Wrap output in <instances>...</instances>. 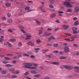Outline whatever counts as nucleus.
Listing matches in <instances>:
<instances>
[{
  "instance_id": "nucleus-1",
  "label": "nucleus",
  "mask_w": 79,
  "mask_h": 79,
  "mask_svg": "<svg viewBox=\"0 0 79 79\" xmlns=\"http://www.w3.org/2000/svg\"><path fill=\"white\" fill-rule=\"evenodd\" d=\"M24 68H30L31 69H33L34 70H36V68L35 67H31L32 66V64L31 63H27L24 64Z\"/></svg>"
},
{
  "instance_id": "nucleus-2",
  "label": "nucleus",
  "mask_w": 79,
  "mask_h": 79,
  "mask_svg": "<svg viewBox=\"0 0 79 79\" xmlns=\"http://www.w3.org/2000/svg\"><path fill=\"white\" fill-rule=\"evenodd\" d=\"M63 5H65L66 7L68 8H72L73 5L71 4L70 3L68 2H64L63 3Z\"/></svg>"
},
{
  "instance_id": "nucleus-3",
  "label": "nucleus",
  "mask_w": 79,
  "mask_h": 79,
  "mask_svg": "<svg viewBox=\"0 0 79 79\" xmlns=\"http://www.w3.org/2000/svg\"><path fill=\"white\" fill-rule=\"evenodd\" d=\"M64 67L65 69H69V70H71V69H72L73 68V67L72 66H71L65 65Z\"/></svg>"
},
{
  "instance_id": "nucleus-4",
  "label": "nucleus",
  "mask_w": 79,
  "mask_h": 79,
  "mask_svg": "<svg viewBox=\"0 0 79 79\" xmlns=\"http://www.w3.org/2000/svg\"><path fill=\"white\" fill-rule=\"evenodd\" d=\"M64 52L65 53H67L68 52H69V47L68 46H66L64 48Z\"/></svg>"
},
{
  "instance_id": "nucleus-5",
  "label": "nucleus",
  "mask_w": 79,
  "mask_h": 79,
  "mask_svg": "<svg viewBox=\"0 0 79 79\" xmlns=\"http://www.w3.org/2000/svg\"><path fill=\"white\" fill-rule=\"evenodd\" d=\"M75 71H76L77 73H79V67H74Z\"/></svg>"
},
{
  "instance_id": "nucleus-6",
  "label": "nucleus",
  "mask_w": 79,
  "mask_h": 79,
  "mask_svg": "<svg viewBox=\"0 0 79 79\" xmlns=\"http://www.w3.org/2000/svg\"><path fill=\"white\" fill-rule=\"evenodd\" d=\"M62 27L64 29H65V30H66V29H68L69 26L68 25H63Z\"/></svg>"
},
{
  "instance_id": "nucleus-7",
  "label": "nucleus",
  "mask_w": 79,
  "mask_h": 79,
  "mask_svg": "<svg viewBox=\"0 0 79 79\" xmlns=\"http://www.w3.org/2000/svg\"><path fill=\"white\" fill-rule=\"evenodd\" d=\"M31 35H27L26 37V38H25V40H29L31 39Z\"/></svg>"
},
{
  "instance_id": "nucleus-8",
  "label": "nucleus",
  "mask_w": 79,
  "mask_h": 79,
  "mask_svg": "<svg viewBox=\"0 0 79 79\" xmlns=\"http://www.w3.org/2000/svg\"><path fill=\"white\" fill-rule=\"evenodd\" d=\"M47 32H44L43 35V36H48V35H50L51 34L50 33L48 34H47Z\"/></svg>"
},
{
  "instance_id": "nucleus-9",
  "label": "nucleus",
  "mask_w": 79,
  "mask_h": 79,
  "mask_svg": "<svg viewBox=\"0 0 79 79\" xmlns=\"http://www.w3.org/2000/svg\"><path fill=\"white\" fill-rule=\"evenodd\" d=\"M51 63L52 64H55V65L60 64V62H51Z\"/></svg>"
},
{
  "instance_id": "nucleus-10",
  "label": "nucleus",
  "mask_w": 79,
  "mask_h": 79,
  "mask_svg": "<svg viewBox=\"0 0 79 79\" xmlns=\"http://www.w3.org/2000/svg\"><path fill=\"white\" fill-rule=\"evenodd\" d=\"M78 11H79V7H75V12L77 13V12H78Z\"/></svg>"
},
{
  "instance_id": "nucleus-11",
  "label": "nucleus",
  "mask_w": 79,
  "mask_h": 79,
  "mask_svg": "<svg viewBox=\"0 0 79 79\" xmlns=\"http://www.w3.org/2000/svg\"><path fill=\"white\" fill-rule=\"evenodd\" d=\"M6 44L8 45L9 47H12L13 46H12V44H11V43H10L9 42H7L6 43Z\"/></svg>"
},
{
  "instance_id": "nucleus-12",
  "label": "nucleus",
  "mask_w": 79,
  "mask_h": 79,
  "mask_svg": "<svg viewBox=\"0 0 79 79\" xmlns=\"http://www.w3.org/2000/svg\"><path fill=\"white\" fill-rule=\"evenodd\" d=\"M30 73H31V74H35L37 73V72L34 70H31L30 71Z\"/></svg>"
},
{
  "instance_id": "nucleus-13",
  "label": "nucleus",
  "mask_w": 79,
  "mask_h": 79,
  "mask_svg": "<svg viewBox=\"0 0 79 79\" xmlns=\"http://www.w3.org/2000/svg\"><path fill=\"white\" fill-rule=\"evenodd\" d=\"M5 5L6 6L9 7L11 6V3L8 2Z\"/></svg>"
},
{
  "instance_id": "nucleus-14",
  "label": "nucleus",
  "mask_w": 79,
  "mask_h": 79,
  "mask_svg": "<svg viewBox=\"0 0 79 79\" xmlns=\"http://www.w3.org/2000/svg\"><path fill=\"white\" fill-rule=\"evenodd\" d=\"M1 73L2 74H6V73H7V72H6V71H1Z\"/></svg>"
},
{
  "instance_id": "nucleus-15",
  "label": "nucleus",
  "mask_w": 79,
  "mask_h": 79,
  "mask_svg": "<svg viewBox=\"0 0 79 79\" xmlns=\"http://www.w3.org/2000/svg\"><path fill=\"white\" fill-rule=\"evenodd\" d=\"M3 40V36H1V38L0 39V42H2Z\"/></svg>"
},
{
  "instance_id": "nucleus-16",
  "label": "nucleus",
  "mask_w": 79,
  "mask_h": 79,
  "mask_svg": "<svg viewBox=\"0 0 79 79\" xmlns=\"http://www.w3.org/2000/svg\"><path fill=\"white\" fill-rule=\"evenodd\" d=\"M13 21V20L11 19H8L7 20V22L9 23H12V22Z\"/></svg>"
},
{
  "instance_id": "nucleus-17",
  "label": "nucleus",
  "mask_w": 79,
  "mask_h": 79,
  "mask_svg": "<svg viewBox=\"0 0 79 79\" xmlns=\"http://www.w3.org/2000/svg\"><path fill=\"white\" fill-rule=\"evenodd\" d=\"M72 31H77V28L76 27H73L72 28Z\"/></svg>"
},
{
  "instance_id": "nucleus-18",
  "label": "nucleus",
  "mask_w": 79,
  "mask_h": 79,
  "mask_svg": "<svg viewBox=\"0 0 79 79\" xmlns=\"http://www.w3.org/2000/svg\"><path fill=\"white\" fill-rule=\"evenodd\" d=\"M55 16H56V15L55 14H52L51 16V18L52 19V18H53Z\"/></svg>"
},
{
  "instance_id": "nucleus-19",
  "label": "nucleus",
  "mask_w": 79,
  "mask_h": 79,
  "mask_svg": "<svg viewBox=\"0 0 79 79\" xmlns=\"http://www.w3.org/2000/svg\"><path fill=\"white\" fill-rule=\"evenodd\" d=\"M16 40L15 39H11L9 40V41H11V42H15Z\"/></svg>"
},
{
  "instance_id": "nucleus-20",
  "label": "nucleus",
  "mask_w": 79,
  "mask_h": 79,
  "mask_svg": "<svg viewBox=\"0 0 79 79\" xmlns=\"http://www.w3.org/2000/svg\"><path fill=\"white\" fill-rule=\"evenodd\" d=\"M29 71H27L24 74V75H25V76H27V75H28V74H29Z\"/></svg>"
},
{
  "instance_id": "nucleus-21",
  "label": "nucleus",
  "mask_w": 79,
  "mask_h": 79,
  "mask_svg": "<svg viewBox=\"0 0 79 79\" xmlns=\"http://www.w3.org/2000/svg\"><path fill=\"white\" fill-rule=\"evenodd\" d=\"M19 70H16L15 72H14V74H18V73H19Z\"/></svg>"
},
{
  "instance_id": "nucleus-22",
  "label": "nucleus",
  "mask_w": 79,
  "mask_h": 79,
  "mask_svg": "<svg viewBox=\"0 0 79 79\" xmlns=\"http://www.w3.org/2000/svg\"><path fill=\"white\" fill-rule=\"evenodd\" d=\"M40 77V75H36L34 76L35 77H37V78L38 77Z\"/></svg>"
},
{
  "instance_id": "nucleus-23",
  "label": "nucleus",
  "mask_w": 79,
  "mask_h": 79,
  "mask_svg": "<svg viewBox=\"0 0 79 79\" xmlns=\"http://www.w3.org/2000/svg\"><path fill=\"white\" fill-rule=\"evenodd\" d=\"M5 66L7 67H11L12 65L10 64H7L5 65Z\"/></svg>"
},
{
  "instance_id": "nucleus-24",
  "label": "nucleus",
  "mask_w": 79,
  "mask_h": 79,
  "mask_svg": "<svg viewBox=\"0 0 79 79\" xmlns=\"http://www.w3.org/2000/svg\"><path fill=\"white\" fill-rule=\"evenodd\" d=\"M59 45L58 44H53V46L54 47H58Z\"/></svg>"
},
{
  "instance_id": "nucleus-25",
  "label": "nucleus",
  "mask_w": 79,
  "mask_h": 79,
  "mask_svg": "<svg viewBox=\"0 0 79 79\" xmlns=\"http://www.w3.org/2000/svg\"><path fill=\"white\" fill-rule=\"evenodd\" d=\"M42 33H43V31H42V30H40L39 31V35L41 34H42Z\"/></svg>"
},
{
  "instance_id": "nucleus-26",
  "label": "nucleus",
  "mask_w": 79,
  "mask_h": 79,
  "mask_svg": "<svg viewBox=\"0 0 79 79\" xmlns=\"http://www.w3.org/2000/svg\"><path fill=\"white\" fill-rule=\"evenodd\" d=\"M48 51H49V50L48 49H45L43 51V53H46L47 52H48Z\"/></svg>"
},
{
  "instance_id": "nucleus-27",
  "label": "nucleus",
  "mask_w": 79,
  "mask_h": 79,
  "mask_svg": "<svg viewBox=\"0 0 79 79\" xmlns=\"http://www.w3.org/2000/svg\"><path fill=\"white\" fill-rule=\"evenodd\" d=\"M5 59L6 60H11V58L10 57H6Z\"/></svg>"
},
{
  "instance_id": "nucleus-28",
  "label": "nucleus",
  "mask_w": 79,
  "mask_h": 79,
  "mask_svg": "<svg viewBox=\"0 0 79 79\" xmlns=\"http://www.w3.org/2000/svg\"><path fill=\"white\" fill-rule=\"evenodd\" d=\"M10 71H11V72H14L15 71V70L14 69H10Z\"/></svg>"
},
{
  "instance_id": "nucleus-29",
  "label": "nucleus",
  "mask_w": 79,
  "mask_h": 79,
  "mask_svg": "<svg viewBox=\"0 0 79 79\" xmlns=\"http://www.w3.org/2000/svg\"><path fill=\"white\" fill-rule=\"evenodd\" d=\"M11 78H12V79H15V78H17V76H13L11 77Z\"/></svg>"
},
{
  "instance_id": "nucleus-30",
  "label": "nucleus",
  "mask_w": 79,
  "mask_h": 79,
  "mask_svg": "<svg viewBox=\"0 0 79 79\" xmlns=\"http://www.w3.org/2000/svg\"><path fill=\"white\" fill-rule=\"evenodd\" d=\"M53 53H58V51H55L52 52Z\"/></svg>"
},
{
  "instance_id": "nucleus-31",
  "label": "nucleus",
  "mask_w": 79,
  "mask_h": 79,
  "mask_svg": "<svg viewBox=\"0 0 79 79\" xmlns=\"http://www.w3.org/2000/svg\"><path fill=\"white\" fill-rule=\"evenodd\" d=\"M30 8V7L29 6H27L25 8V10H29Z\"/></svg>"
},
{
  "instance_id": "nucleus-32",
  "label": "nucleus",
  "mask_w": 79,
  "mask_h": 79,
  "mask_svg": "<svg viewBox=\"0 0 79 79\" xmlns=\"http://www.w3.org/2000/svg\"><path fill=\"white\" fill-rule=\"evenodd\" d=\"M2 63L4 64H6V63H8V62L5 60H4L2 61Z\"/></svg>"
},
{
  "instance_id": "nucleus-33",
  "label": "nucleus",
  "mask_w": 79,
  "mask_h": 79,
  "mask_svg": "<svg viewBox=\"0 0 79 79\" xmlns=\"http://www.w3.org/2000/svg\"><path fill=\"white\" fill-rule=\"evenodd\" d=\"M71 11H72V10H71V9H68L67 10V12H71Z\"/></svg>"
},
{
  "instance_id": "nucleus-34",
  "label": "nucleus",
  "mask_w": 79,
  "mask_h": 79,
  "mask_svg": "<svg viewBox=\"0 0 79 79\" xmlns=\"http://www.w3.org/2000/svg\"><path fill=\"white\" fill-rule=\"evenodd\" d=\"M74 24L75 25H78V24H79V22H78V21L75 22V23H74Z\"/></svg>"
},
{
  "instance_id": "nucleus-35",
  "label": "nucleus",
  "mask_w": 79,
  "mask_h": 79,
  "mask_svg": "<svg viewBox=\"0 0 79 79\" xmlns=\"http://www.w3.org/2000/svg\"><path fill=\"white\" fill-rule=\"evenodd\" d=\"M28 53L30 55H32V52L31 51H28Z\"/></svg>"
},
{
  "instance_id": "nucleus-36",
  "label": "nucleus",
  "mask_w": 79,
  "mask_h": 79,
  "mask_svg": "<svg viewBox=\"0 0 79 79\" xmlns=\"http://www.w3.org/2000/svg\"><path fill=\"white\" fill-rule=\"evenodd\" d=\"M19 28H20V29H24V27H23V26H20L19 27Z\"/></svg>"
},
{
  "instance_id": "nucleus-37",
  "label": "nucleus",
  "mask_w": 79,
  "mask_h": 79,
  "mask_svg": "<svg viewBox=\"0 0 79 79\" xmlns=\"http://www.w3.org/2000/svg\"><path fill=\"white\" fill-rule=\"evenodd\" d=\"M49 6L50 8H53L54 6H53V5H52L51 4H50L49 5Z\"/></svg>"
},
{
  "instance_id": "nucleus-38",
  "label": "nucleus",
  "mask_w": 79,
  "mask_h": 79,
  "mask_svg": "<svg viewBox=\"0 0 79 79\" xmlns=\"http://www.w3.org/2000/svg\"><path fill=\"white\" fill-rule=\"evenodd\" d=\"M49 2L51 3H53L54 2V0H50Z\"/></svg>"
},
{
  "instance_id": "nucleus-39",
  "label": "nucleus",
  "mask_w": 79,
  "mask_h": 79,
  "mask_svg": "<svg viewBox=\"0 0 79 79\" xmlns=\"http://www.w3.org/2000/svg\"><path fill=\"white\" fill-rule=\"evenodd\" d=\"M41 11L42 12H43L44 13L46 12V10L45 9H42L41 10Z\"/></svg>"
},
{
  "instance_id": "nucleus-40",
  "label": "nucleus",
  "mask_w": 79,
  "mask_h": 79,
  "mask_svg": "<svg viewBox=\"0 0 79 79\" xmlns=\"http://www.w3.org/2000/svg\"><path fill=\"white\" fill-rule=\"evenodd\" d=\"M41 42V41H40V40H36V42L38 43H40V42Z\"/></svg>"
},
{
  "instance_id": "nucleus-41",
  "label": "nucleus",
  "mask_w": 79,
  "mask_h": 79,
  "mask_svg": "<svg viewBox=\"0 0 79 79\" xmlns=\"http://www.w3.org/2000/svg\"><path fill=\"white\" fill-rule=\"evenodd\" d=\"M23 56H29V55L26 54H24Z\"/></svg>"
},
{
  "instance_id": "nucleus-42",
  "label": "nucleus",
  "mask_w": 79,
  "mask_h": 79,
  "mask_svg": "<svg viewBox=\"0 0 79 79\" xmlns=\"http://www.w3.org/2000/svg\"><path fill=\"white\" fill-rule=\"evenodd\" d=\"M7 16L8 17H10L11 16V14L10 13H7Z\"/></svg>"
},
{
  "instance_id": "nucleus-43",
  "label": "nucleus",
  "mask_w": 79,
  "mask_h": 79,
  "mask_svg": "<svg viewBox=\"0 0 79 79\" xmlns=\"http://www.w3.org/2000/svg\"><path fill=\"white\" fill-rule=\"evenodd\" d=\"M23 45V44L21 42H19L18 44L19 46H21L22 45Z\"/></svg>"
},
{
  "instance_id": "nucleus-44",
  "label": "nucleus",
  "mask_w": 79,
  "mask_h": 79,
  "mask_svg": "<svg viewBox=\"0 0 79 79\" xmlns=\"http://www.w3.org/2000/svg\"><path fill=\"white\" fill-rule=\"evenodd\" d=\"M64 12L62 11H60L58 12L59 14H61V13H63Z\"/></svg>"
},
{
  "instance_id": "nucleus-45",
  "label": "nucleus",
  "mask_w": 79,
  "mask_h": 79,
  "mask_svg": "<svg viewBox=\"0 0 79 79\" xmlns=\"http://www.w3.org/2000/svg\"><path fill=\"white\" fill-rule=\"evenodd\" d=\"M15 21L16 23H19L20 21H19V20L18 19H16L15 20Z\"/></svg>"
},
{
  "instance_id": "nucleus-46",
  "label": "nucleus",
  "mask_w": 79,
  "mask_h": 79,
  "mask_svg": "<svg viewBox=\"0 0 79 79\" xmlns=\"http://www.w3.org/2000/svg\"><path fill=\"white\" fill-rule=\"evenodd\" d=\"M64 35H68L69 36V35H71L70 34L66 33H64Z\"/></svg>"
},
{
  "instance_id": "nucleus-47",
  "label": "nucleus",
  "mask_w": 79,
  "mask_h": 79,
  "mask_svg": "<svg viewBox=\"0 0 79 79\" xmlns=\"http://www.w3.org/2000/svg\"><path fill=\"white\" fill-rule=\"evenodd\" d=\"M8 31L9 32H13V31L12 30H11V29H9L8 30Z\"/></svg>"
},
{
  "instance_id": "nucleus-48",
  "label": "nucleus",
  "mask_w": 79,
  "mask_h": 79,
  "mask_svg": "<svg viewBox=\"0 0 79 79\" xmlns=\"http://www.w3.org/2000/svg\"><path fill=\"white\" fill-rule=\"evenodd\" d=\"M50 77H44V79H50Z\"/></svg>"
},
{
  "instance_id": "nucleus-49",
  "label": "nucleus",
  "mask_w": 79,
  "mask_h": 79,
  "mask_svg": "<svg viewBox=\"0 0 79 79\" xmlns=\"http://www.w3.org/2000/svg\"><path fill=\"white\" fill-rule=\"evenodd\" d=\"M75 38H76V37L74 35V36L72 37V39H72V40H71V41H73V40H74V39Z\"/></svg>"
},
{
  "instance_id": "nucleus-50",
  "label": "nucleus",
  "mask_w": 79,
  "mask_h": 79,
  "mask_svg": "<svg viewBox=\"0 0 79 79\" xmlns=\"http://www.w3.org/2000/svg\"><path fill=\"white\" fill-rule=\"evenodd\" d=\"M65 40H67V41H70V39H64Z\"/></svg>"
},
{
  "instance_id": "nucleus-51",
  "label": "nucleus",
  "mask_w": 79,
  "mask_h": 79,
  "mask_svg": "<svg viewBox=\"0 0 79 79\" xmlns=\"http://www.w3.org/2000/svg\"><path fill=\"white\" fill-rule=\"evenodd\" d=\"M73 46H74V47H77L78 45L77 44H73Z\"/></svg>"
},
{
  "instance_id": "nucleus-52",
  "label": "nucleus",
  "mask_w": 79,
  "mask_h": 79,
  "mask_svg": "<svg viewBox=\"0 0 79 79\" xmlns=\"http://www.w3.org/2000/svg\"><path fill=\"white\" fill-rule=\"evenodd\" d=\"M21 31L23 32V33H25L26 32L24 31V30L22 29H21Z\"/></svg>"
},
{
  "instance_id": "nucleus-53",
  "label": "nucleus",
  "mask_w": 79,
  "mask_h": 79,
  "mask_svg": "<svg viewBox=\"0 0 79 79\" xmlns=\"http://www.w3.org/2000/svg\"><path fill=\"white\" fill-rule=\"evenodd\" d=\"M32 11V10H31V9H28V10H27V12H30V11Z\"/></svg>"
},
{
  "instance_id": "nucleus-54",
  "label": "nucleus",
  "mask_w": 79,
  "mask_h": 79,
  "mask_svg": "<svg viewBox=\"0 0 79 79\" xmlns=\"http://www.w3.org/2000/svg\"><path fill=\"white\" fill-rule=\"evenodd\" d=\"M2 20H6V18H5V17H3L2 18Z\"/></svg>"
},
{
  "instance_id": "nucleus-55",
  "label": "nucleus",
  "mask_w": 79,
  "mask_h": 79,
  "mask_svg": "<svg viewBox=\"0 0 79 79\" xmlns=\"http://www.w3.org/2000/svg\"><path fill=\"white\" fill-rule=\"evenodd\" d=\"M73 33L74 34H76L77 33V31H73Z\"/></svg>"
},
{
  "instance_id": "nucleus-56",
  "label": "nucleus",
  "mask_w": 79,
  "mask_h": 79,
  "mask_svg": "<svg viewBox=\"0 0 79 79\" xmlns=\"http://www.w3.org/2000/svg\"><path fill=\"white\" fill-rule=\"evenodd\" d=\"M35 21H36V22L37 23H38L39 24L40 23V22H39V20H37V19H36L35 20Z\"/></svg>"
},
{
  "instance_id": "nucleus-57",
  "label": "nucleus",
  "mask_w": 79,
  "mask_h": 79,
  "mask_svg": "<svg viewBox=\"0 0 79 79\" xmlns=\"http://www.w3.org/2000/svg\"><path fill=\"white\" fill-rule=\"evenodd\" d=\"M18 58H21V57H22V56H23L22 55H18Z\"/></svg>"
},
{
  "instance_id": "nucleus-58",
  "label": "nucleus",
  "mask_w": 79,
  "mask_h": 79,
  "mask_svg": "<svg viewBox=\"0 0 79 79\" xmlns=\"http://www.w3.org/2000/svg\"><path fill=\"white\" fill-rule=\"evenodd\" d=\"M32 44V42H29L28 43V45H31Z\"/></svg>"
},
{
  "instance_id": "nucleus-59",
  "label": "nucleus",
  "mask_w": 79,
  "mask_h": 79,
  "mask_svg": "<svg viewBox=\"0 0 79 79\" xmlns=\"http://www.w3.org/2000/svg\"><path fill=\"white\" fill-rule=\"evenodd\" d=\"M74 36L75 37V38L76 37V38H77V37H79V36H78L77 35H74Z\"/></svg>"
},
{
  "instance_id": "nucleus-60",
  "label": "nucleus",
  "mask_w": 79,
  "mask_h": 79,
  "mask_svg": "<svg viewBox=\"0 0 79 79\" xmlns=\"http://www.w3.org/2000/svg\"><path fill=\"white\" fill-rule=\"evenodd\" d=\"M35 50H40V48H35Z\"/></svg>"
},
{
  "instance_id": "nucleus-61",
  "label": "nucleus",
  "mask_w": 79,
  "mask_h": 79,
  "mask_svg": "<svg viewBox=\"0 0 79 79\" xmlns=\"http://www.w3.org/2000/svg\"><path fill=\"white\" fill-rule=\"evenodd\" d=\"M51 37L52 39V40H55V38L53 36H52Z\"/></svg>"
},
{
  "instance_id": "nucleus-62",
  "label": "nucleus",
  "mask_w": 79,
  "mask_h": 79,
  "mask_svg": "<svg viewBox=\"0 0 79 79\" xmlns=\"http://www.w3.org/2000/svg\"><path fill=\"white\" fill-rule=\"evenodd\" d=\"M14 59H17V58H18V56H14Z\"/></svg>"
},
{
  "instance_id": "nucleus-63",
  "label": "nucleus",
  "mask_w": 79,
  "mask_h": 79,
  "mask_svg": "<svg viewBox=\"0 0 79 79\" xmlns=\"http://www.w3.org/2000/svg\"><path fill=\"white\" fill-rule=\"evenodd\" d=\"M77 19V17H75L73 19V20H76Z\"/></svg>"
},
{
  "instance_id": "nucleus-64",
  "label": "nucleus",
  "mask_w": 79,
  "mask_h": 79,
  "mask_svg": "<svg viewBox=\"0 0 79 79\" xmlns=\"http://www.w3.org/2000/svg\"><path fill=\"white\" fill-rule=\"evenodd\" d=\"M47 46H52V45H51L50 44H47Z\"/></svg>"
}]
</instances>
